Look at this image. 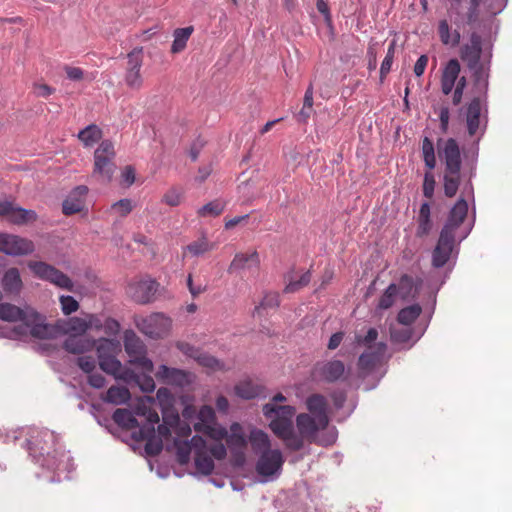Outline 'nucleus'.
<instances>
[{
    "label": "nucleus",
    "mask_w": 512,
    "mask_h": 512,
    "mask_svg": "<svg viewBox=\"0 0 512 512\" xmlns=\"http://www.w3.org/2000/svg\"><path fill=\"white\" fill-rule=\"evenodd\" d=\"M263 414L270 419L269 428L281 439L290 451H299L304 447L305 441L317 442L319 431L327 428L329 419H322L308 413H300L296 417L298 434L295 432L293 418L296 409L293 406H275L266 403L262 408Z\"/></svg>",
    "instance_id": "1"
},
{
    "label": "nucleus",
    "mask_w": 512,
    "mask_h": 512,
    "mask_svg": "<svg viewBox=\"0 0 512 512\" xmlns=\"http://www.w3.org/2000/svg\"><path fill=\"white\" fill-rule=\"evenodd\" d=\"M438 155L444 165L443 189L448 198L457 194L464 174L462 172V156L458 142L454 138L439 139Z\"/></svg>",
    "instance_id": "2"
},
{
    "label": "nucleus",
    "mask_w": 512,
    "mask_h": 512,
    "mask_svg": "<svg viewBox=\"0 0 512 512\" xmlns=\"http://www.w3.org/2000/svg\"><path fill=\"white\" fill-rule=\"evenodd\" d=\"M460 56L472 72L474 89L485 95L489 86L490 59L481 60L482 38L479 34H471L470 42L461 47Z\"/></svg>",
    "instance_id": "3"
},
{
    "label": "nucleus",
    "mask_w": 512,
    "mask_h": 512,
    "mask_svg": "<svg viewBox=\"0 0 512 512\" xmlns=\"http://www.w3.org/2000/svg\"><path fill=\"white\" fill-rule=\"evenodd\" d=\"M115 157L114 144L103 140L94 151L92 176L103 183H110L116 170Z\"/></svg>",
    "instance_id": "4"
},
{
    "label": "nucleus",
    "mask_w": 512,
    "mask_h": 512,
    "mask_svg": "<svg viewBox=\"0 0 512 512\" xmlns=\"http://www.w3.org/2000/svg\"><path fill=\"white\" fill-rule=\"evenodd\" d=\"M160 284L149 275L131 278L125 287L126 296L137 304H149L156 299Z\"/></svg>",
    "instance_id": "5"
},
{
    "label": "nucleus",
    "mask_w": 512,
    "mask_h": 512,
    "mask_svg": "<svg viewBox=\"0 0 512 512\" xmlns=\"http://www.w3.org/2000/svg\"><path fill=\"white\" fill-rule=\"evenodd\" d=\"M124 347L132 364L139 366L147 373L153 372V362L146 357V347L135 332L131 330L125 331Z\"/></svg>",
    "instance_id": "6"
},
{
    "label": "nucleus",
    "mask_w": 512,
    "mask_h": 512,
    "mask_svg": "<svg viewBox=\"0 0 512 512\" xmlns=\"http://www.w3.org/2000/svg\"><path fill=\"white\" fill-rule=\"evenodd\" d=\"M143 65V48L136 47L127 54V66L125 70V83L132 90H140L144 79L141 74Z\"/></svg>",
    "instance_id": "7"
},
{
    "label": "nucleus",
    "mask_w": 512,
    "mask_h": 512,
    "mask_svg": "<svg viewBox=\"0 0 512 512\" xmlns=\"http://www.w3.org/2000/svg\"><path fill=\"white\" fill-rule=\"evenodd\" d=\"M34 276L48 281L61 289L68 291H73L74 289L73 281L65 273L46 262L34 261Z\"/></svg>",
    "instance_id": "8"
},
{
    "label": "nucleus",
    "mask_w": 512,
    "mask_h": 512,
    "mask_svg": "<svg viewBox=\"0 0 512 512\" xmlns=\"http://www.w3.org/2000/svg\"><path fill=\"white\" fill-rule=\"evenodd\" d=\"M34 276L48 281L61 289L68 291H73L74 289L73 281L65 273L46 262L34 261Z\"/></svg>",
    "instance_id": "9"
},
{
    "label": "nucleus",
    "mask_w": 512,
    "mask_h": 512,
    "mask_svg": "<svg viewBox=\"0 0 512 512\" xmlns=\"http://www.w3.org/2000/svg\"><path fill=\"white\" fill-rule=\"evenodd\" d=\"M387 345L383 342L373 346H368L367 350L362 353L358 360V367L366 373L371 372L377 366L387 361L391 355H386Z\"/></svg>",
    "instance_id": "10"
},
{
    "label": "nucleus",
    "mask_w": 512,
    "mask_h": 512,
    "mask_svg": "<svg viewBox=\"0 0 512 512\" xmlns=\"http://www.w3.org/2000/svg\"><path fill=\"white\" fill-rule=\"evenodd\" d=\"M283 464L282 452L279 449H271L260 454L256 463V471L261 476H271L281 470Z\"/></svg>",
    "instance_id": "11"
},
{
    "label": "nucleus",
    "mask_w": 512,
    "mask_h": 512,
    "mask_svg": "<svg viewBox=\"0 0 512 512\" xmlns=\"http://www.w3.org/2000/svg\"><path fill=\"white\" fill-rule=\"evenodd\" d=\"M344 373L345 365L340 360L318 362L313 368L314 378L329 383L338 381Z\"/></svg>",
    "instance_id": "12"
},
{
    "label": "nucleus",
    "mask_w": 512,
    "mask_h": 512,
    "mask_svg": "<svg viewBox=\"0 0 512 512\" xmlns=\"http://www.w3.org/2000/svg\"><path fill=\"white\" fill-rule=\"evenodd\" d=\"M454 242V235L447 233V229H442L432 253V265L435 268H441L448 262Z\"/></svg>",
    "instance_id": "13"
},
{
    "label": "nucleus",
    "mask_w": 512,
    "mask_h": 512,
    "mask_svg": "<svg viewBox=\"0 0 512 512\" xmlns=\"http://www.w3.org/2000/svg\"><path fill=\"white\" fill-rule=\"evenodd\" d=\"M31 250V242L16 235L0 232V251L6 255L21 256Z\"/></svg>",
    "instance_id": "14"
},
{
    "label": "nucleus",
    "mask_w": 512,
    "mask_h": 512,
    "mask_svg": "<svg viewBox=\"0 0 512 512\" xmlns=\"http://www.w3.org/2000/svg\"><path fill=\"white\" fill-rule=\"evenodd\" d=\"M423 281L420 277H414L410 274H403L399 281L395 283L399 298L403 302L413 301L419 295Z\"/></svg>",
    "instance_id": "15"
},
{
    "label": "nucleus",
    "mask_w": 512,
    "mask_h": 512,
    "mask_svg": "<svg viewBox=\"0 0 512 512\" xmlns=\"http://www.w3.org/2000/svg\"><path fill=\"white\" fill-rule=\"evenodd\" d=\"M461 66L457 59H450L441 70L440 86L441 92L448 96L452 93L456 81L459 78Z\"/></svg>",
    "instance_id": "16"
},
{
    "label": "nucleus",
    "mask_w": 512,
    "mask_h": 512,
    "mask_svg": "<svg viewBox=\"0 0 512 512\" xmlns=\"http://www.w3.org/2000/svg\"><path fill=\"white\" fill-rule=\"evenodd\" d=\"M477 96H475L467 107L466 113V123L467 129L470 136H474L477 134L480 128V115L482 102L486 99L487 93L485 95L480 94L477 90H475Z\"/></svg>",
    "instance_id": "17"
},
{
    "label": "nucleus",
    "mask_w": 512,
    "mask_h": 512,
    "mask_svg": "<svg viewBox=\"0 0 512 512\" xmlns=\"http://www.w3.org/2000/svg\"><path fill=\"white\" fill-rule=\"evenodd\" d=\"M88 193V187L80 185L75 187L68 197L63 201L62 210L65 215L79 213L84 208L85 197Z\"/></svg>",
    "instance_id": "18"
},
{
    "label": "nucleus",
    "mask_w": 512,
    "mask_h": 512,
    "mask_svg": "<svg viewBox=\"0 0 512 512\" xmlns=\"http://www.w3.org/2000/svg\"><path fill=\"white\" fill-rule=\"evenodd\" d=\"M134 439L137 441H146L145 452L150 456L160 454L163 449L162 440L155 437L154 426L141 427L134 433Z\"/></svg>",
    "instance_id": "19"
},
{
    "label": "nucleus",
    "mask_w": 512,
    "mask_h": 512,
    "mask_svg": "<svg viewBox=\"0 0 512 512\" xmlns=\"http://www.w3.org/2000/svg\"><path fill=\"white\" fill-rule=\"evenodd\" d=\"M226 442L231 452L239 456L241 462L244 460V449L247 446V440L242 426L234 422L230 426V434L227 433Z\"/></svg>",
    "instance_id": "20"
},
{
    "label": "nucleus",
    "mask_w": 512,
    "mask_h": 512,
    "mask_svg": "<svg viewBox=\"0 0 512 512\" xmlns=\"http://www.w3.org/2000/svg\"><path fill=\"white\" fill-rule=\"evenodd\" d=\"M467 213V201L464 198H460L452 207L448 220L442 229H447V233L454 235L456 229L464 222Z\"/></svg>",
    "instance_id": "21"
},
{
    "label": "nucleus",
    "mask_w": 512,
    "mask_h": 512,
    "mask_svg": "<svg viewBox=\"0 0 512 512\" xmlns=\"http://www.w3.org/2000/svg\"><path fill=\"white\" fill-rule=\"evenodd\" d=\"M178 347L188 356L195 358L197 362L203 367H206L212 371L224 369V364L218 359L211 355L200 353L197 349L187 343H180Z\"/></svg>",
    "instance_id": "22"
},
{
    "label": "nucleus",
    "mask_w": 512,
    "mask_h": 512,
    "mask_svg": "<svg viewBox=\"0 0 512 512\" xmlns=\"http://www.w3.org/2000/svg\"><path fill=\"white\" fill-rule=\"evenodd\" d=\"M312 278V274L310 270H307L299 275L297 278V272L295 268L290 269L284 275V281L286 283L284 292L285 293H295L306 287Z\"/></svg>",
    "instance_id": "23"
},
{
    "label": "nucleus",
    "mask_w": 512,
    "mask_h": 512,
    "mask_svg": "<svg viewBox=\"0 0 512 512\" xmlns=\"http://www.w3.org/2000/svg\"><path fill=\"white\" fill-rule=\"evenodd\" d=\"M259 264V254L255 250L250 253H236L228 267V272L233 273L244 269L258 268Z\"/></svg>",
    "instance_id": "24"
},
{
    "label": "nucleus",
    "mask_w": 512,
    "mask_h": 512,
    "mask_svg": "<svg viewBox=\"0 0 512 512\" xmlns=\"http://www.w3.org/2000/svg\"><path fill=\"white\" fill-rule=\"evenodd\" d=\"M399 298L395 283H390L377 299L374 312L378 317H383L384 312L390 310Z\"/></svg>",
    "instance_id": "25"
},
{
    "label": "nucleus",
    "mask_w": 512,
    "mask_h": 512,
    "mask_svg": "<svg viewBox=\"0 0 512 512\" xmlns=\"http://www.w3.org/2000/svg\"><path fill=\"white\" fill-rule=\"evenodd\" d=\"M413 322H391L390 338L394 344H408L413 338Z\"/></svg>",
    "instance_id": "26"
},
{
    "label": "nucleus",
    "mask_w": 512,
    "mask_h": 512,
    "mask_svg": "<svg viewBox=\"0 0 512 512\" xmlns=\"http://www.w3.org/2000/svg\"><path fill=\"white\" fill-rule=\"evenodd\" d=\"M279 304V294L277 292H267L260 304L255 307L252 316L257 318L269 317L271 316V311H275Z\"/></svg>",
    "instance_id": "27"
},
{
    "label": "nucleus",
    "mask_w": 512,
    "mask_h": 512,
    "mask_svg": "<svg viewBox=\"0 0 512 512\" xmlns=\"http://www.w3.org/2000/svg\"><path fill=\"white\" fill-rule=\"evenodd\" d=\"M32 322H21L17 326L0 325V338L26 340L32 335Z\"/></svg>",
    "instance_id": "28"
},
{
    "label": "nucleus",
    "mask_w": 512,
    "mask_h": 512,
    "mask_svg": "<svg viewBox=\"0 0 512 512\" xmlns=\"http://www.w3.org/2000/svg\"><path fill=\"white\" fill-rule=\"evenodd\" d=\"M156 377L166 384L182 386L186 382V373L183 370L170 368L166 365H161L158 368Z\"/></svg>",
    "instance_id": "29"
},
{
    "label": "nucleus",
    "mask_w": 512,
    "mask_h": 512,
    "mask_svg": "<svg viewBox=\"0 0 512 512\" xmlns=\"http://www.w3.org/2000/svg\"><path fill=\"white\" fill-rule=\"evenodd\" d=\"M215 247H216L215 243L210 242L207 239V237L202 236L183 248L182 257L185 258L188 255H190L192 257L202 256L205 253H208V252L214 250Z\"/></svg>",
    "instance_id": "30"
},
{
    "label": "nucleus",
    "mask_w": 512,
    "mask_h": 512,
    "mask_svg": "<svg viewBox=\"0 0 512 512\" xmlns=\"http://www.w3.org/2000/svg\"><path fill=\"white\" fill-rule=\"evenodd\" d=\"M431 210L428 202H424L419 210L417 217L416 236L419 238L427 236L432 230Z\"/></svg>",
    "instance_id": "31"
},
{
    "label": "nucleus",
    "mask_w": 512,
    "mask_h": 512,
    "mask_svg": "<svg viewBox=\"0 0 512 512\" xmlns=\"http://www.w3.org/2000/svg\"><path fill=\"white\" fill-rule=\"evenodd\" d=\"M249 442L256 454H262L264 451L271 450L269 435L261 429L254 428L250 431Z\"/></svg>",
    "instance_id": "32"
},
{
    "label": "nucleus",
    "mask_w": 512,
    "mask_h": 512,
    "mask_svg": "<svg viewBox=\"0 0 512 512\" xmlns=\"http://www.w3.org/2000/svg\"><path fill=\"white\" fill-rule=\"evenodd\" d=\"M306 405L309 411L308 414L322 419H329L327 414L328 403L323 395L313 394L309 396L307 398Z\"/></svg>",
    "instance_id": "33"
},
{
    "label": "nucleus",
    "mask_w": 512,
    "mask_h": 512,
    "mask_svg": "<svg viewBox=\"0 0 512 512\" xmlns=\"http://www.w3.org/2000/svg\"><path fill=\"white\" fill-rule=\"evenodd\" d=\"M2 287L5 292L17 293L22 286V280L17 268H9L2 277Z\"/></svg>",
    "instance_id": "34"
},
{
    "label": "nucleus",
    "mask_w": 512,
    "mask_h": 512,
    "mask_svg": "<svg viewBox=\"0 0 512 512\" xmlns=\"http://www.w3.org/2000/svg\"><path fill=\"white\" fill-rule=\"evenodd\" d=\"M77 137L85 147H92L101 140L102 130L96 124H90L80 130Z\"/></svg>",
    "instance_id": "35"
},
{
    "label": "nucleus",
    "mask_w": 512,
    "mask_h": 512,
    "mask_svg": "<svg viewBox=\"0 0 512 512\" xmlns=\"http://www.w3.org/2000/svg\"><path fill=\"white\" fill-rule=\"evenodd\" d=\"M438 35L444 45L457 46L460 43V33L457 30L452 31L445 19L439 21Z\"/></svg>",
    "instance_id": "36"
},
{
    "label": "nucleus",
    "mask_w": 512,
    "mask_h": 512,
    "mask_svg": "<svg viewBox=\"0 0 512 512\" xmlns=\"http://www.w3.org/2000/svg\"><path fill=\"white\" fill-rule=\"evenodd\" d=\"M194 31L193 26H188L184 28H177L173 32V43L171 46V52L173 54H177L182 52L187 45V41Z\"/></svg>",
    "instance_id": "37"
},
{
    "label": "nucleus",
    "mask_w": 512,
    "mask_h": 512,
    "mask_svg": "<svg viewBox=\"0 0 512 512\" xmlns=\"http://www.w3.org/2000/svg\"><path fill=\"white\" fill-rule=\"evenodd\" d=\"M112 419L118 426L125 429H134L139 426L137 419L128 409H116L112 415Z\"/></svg>",
    "instance_id": "38"
},
{
    "label": "nucleus",
    "mask_w": 512,
    "mask_h": 512,
    "mask_svg": "<svg viewBox=\"0 0 512 512\" xmlns=\"http://www.w3.org/2000/svg\"><path fill=\"white\" fill-rule=\"evenodd\" d=\"M130 399V392L126 387L111 386L103 400L108 403L120 405L126 403Z\"/></svg>",
    "instance_id": "39"
},
{
    "label": "nucleus",
    "mask_w": 512,
    "mask_h": 512,
    "mask_svg": "<svg viewBox=\"0 0 512 512\" xmlns=\"http://www.w3.org/2000/svg\"><path fill=\"white\" fill-rule=\"evenodd\" d=\"M194 430L209 436L210 438L221 441L226 439L227 430L222 426H218L216 422L214 424H194Z\"/></svg>",
    "instance_id": "40"
},
{
    "label": "nucleus",
    "mask_w": 512,
    "mask_h": 512,
    "mask_svg": "<svg viewBox=\"0 0 512 512\" xmlns=\"http://www.w3.org/2000/svg\"><path fill=\"white\" fill-rule=\"evenodd\" d=\"M0 320H27L26 312L11 303L0 304Z\"/></svg>",
    "instance_id": "41"
},
{
    "label": "nucleus",
    "mask_w": 512,
    "mask_h": 512,
    "mask_svg": "<svg viewBox=\"0 0 512 512\" xmlns=\"http://www.w3.org/2000/svg\"><path fill=\"white\" fill-rule=\"evenodd\" d=\"M235 394L243 399H253L260 395L261 388L253 384L251 381H242L238 383L235 388Z\"/></svg>",
    "instance_id": "42"
},
{
    "label": "nucleus",
    "mask_w": 512,
    "mask_h": 512,
    "mask_svg": "<svg viewBox=\"0 0 512 512\" xmlns=\"http://www.w3.org/2000/svg\"><path fill=\"white\" fill-rule=\"evenodd\" d=\"M422 158L428 170H433L436 167L435 148L432 140L424 137L421 145Z\"/></svg>",
    "instance_id": "43"
},
{
    "label": "nucleus",
    "mask_w": 512,
    "mask_h": 512,
    "mask_svg": "<svg viewBox=\"0 0 512 512\" xmlns=\"http://www.w3.org/2000/svg\"><path fill=\"white\" fill-rule=\"evenodd\" d=\"M135 414L144 416L148 422L147 426H154L159 423V415L156 410L152 409L146 402L141 401L135 407Z\"/></svg>",
    "instance_id": "44"
},
{
    "label": "nucleus",
    "mask_w": 512,
    "mask_h": 512,
    "mask_svg": "<svg viewBox=\"0 0 512 512\" xmlns=\"http://www.w3.org/2000/svg\"><path fill=\"white\" fill-rule=\"evenodd\" d=\"M164 322H137L138 328L147 336L153 339L163 338L167 331L164 328L158 329V325Z\"/></svg>",
    "instance_id": "45"
},
{
    "label": "nucleus",
    "mask_w": 512,
    "mask_h": 512,
    "mask_svg": "<svg viewBox=\"0 0 512 512\" xmlns=\"http://www.w3.org/2000/svg\"><path fill=\"white\" fill-rule=\"evenodd\" d=\"M99 359L100 368L108 374L116 376L121 371V362L116 355L102 356Z\"/></svg>",
    "instance_id": "46"
},
{
    "label": "nucleus",
    "mask_w": 512,
    "mask_h": 512,
    "mask_svg": "<svg viewBox=\"0 0 512 512\" xmlns=\"http://www.w3.org/2000/svg\"><path fill=\"white\" fill-rule=\"evenodd\" d=\"M195 466L196 469L204 475H209L214 470V462L212 458L207 454V451L196 453Z\"/></svg>",
    "instance_id": "47"
},
{
    "label": "nucleus",
    "mask_w": 512,
    "mask_h": 512,
    "mask_svg": "<svg viewBox=\"0 0 512 512\" xmlns=\"http://www.w3.org/2000/svg\"><path fill=\"white\" fill-rule=\"evenodd\" d=\"M225 209V203L220 200L211 201L198 210V215L201 217L219 216Z\"/></svg>",
    "instance_id": "48"
},
{
    "label": "nucleus",
    "mask_w": 512,
    "mask_h": 512,
    "mask_svg": "<svg viewBox=\"0 0 512 512\" xmlns=\"http://www.w3.org/2000/svg\"><path fill=\"white\" fill-rule=\"evenodd\" d=\"M422 313V307L414 303L402 308L397 315L396 320H417Z\"/></svg>",
    "instance_id": "49"
},
{
    "label": "nucleus",
    "mask_w": 512,
    "mask_h": 512,
    "mask_svg": "<svg viewBox=\"0 0 512 512\" xmlns=\"http://www.w3.org/2000/svg\"><path fill=\"white\" fill-rule=\"evenodd\" d=\"M119 350V343L109 339L100 340L97 346L98 358L109 355H116Z\"/></svg>",
    "instance_id": "50"
},
{
    "label": "nucleus",
    "mask_w": 512,
    "mask_h": 512,
    "mask_svg": "<svg viewBox=\"0 0 512 512\" xmlns=\"http://www.w3.org/2000/svg\"><path fill=\"white\" fill-rule=\"evenodd\" d=\"M133 210V203L130 199L124 198L111 205V211L119 217H126Z\"/></svg>",
    "instance_id": "51"
},
{
    "label": "nucleus",
    "mask_w": 512,
    "mask_h": 512,
    "mask_svg": "<svg viewBox=\"0 0 512 512\" xmlns=\"http://www.w3.org/2000/svg\"><path fill=\"white\" fill-rule=\"evenodd\" d=\"M198 422L195 424H214L216 416L214 409L209 405H204L198 412Z\"/></svg>",
    "instance_id": "52"
},
{
    "label": "nucleus",
    "mask_w": 512,
    "mask_h": 512,
    "mask_svg": "<svg viewBox=\"0 0 512 512\" xmlns=\"http://www.w3.org/2000/svg\"><path fill=\"white\" fill-rule=\"evenodd\" d=\"M183 199V192L178 188H170L163 196L162 201L169 206H178Z\"/></svg>",
    "instance_id": "53"
},
{
    "label": "nucleus",
    "mask_w": 512,
    "mask_h": 512,
    "mask_svg": "<svg viewBox=\"0 0 512 512\" xmlns=\"http://www.w3.org/2000/svg\"><path fill=\"white\" fill-rule=\"evenodd\" d=\"M175 446L177 448V457L181 464H186L190 459V454L192 451L191 444L188 441H178L175 442Z\"/></svg>",
    "instance_id": "54"
},
{
    "label": "nucleus",
    "mask_w": 512,
    "mask_h": 512,
    "mask_svg": "<svg viewBox=\"0 0 512 512\" xmlns=\"http://www.w3.org/2000/svg\"><path fill=\"white\" fill-rule=\"evenodd\" d=\"M435 177L432 173V170H427L424 174V180H423V195L431 199L434 195V189H435Z\"/></svg>",
    "instance_id": "55"
},
{
    "label": "nucleus",
    "mask_w": 512,
    "mask_h": 512,
    "mask_svg": "<svg viewBox=\"0 0 512 512\" xmlns=\"http://www.w3.org/2000/svg\"><path fill=\"white\" fill-rule=\"evenodd\" d=\"M31 210L21 207H15L13 213L9 215L8 220L14 224H22L29 219Z\"/></svg>",
    "instance_id": "56"
},
{
    "label": "nucleus",
    "mask_w": 512,
    "mask_h": 512,
    "mask_svg": "<svg viewBox=\"0 0 512 512\" xmlns=\"http://www.w3.org/2000/svg\"><path fill=\"white\" fill-rule=\"evenodd\" d=\"M60 304L65 315H70L76 312L79 308L78 302L72 296H61Z\"/></svg>",
    "instance_id": "57"
},
{
    "label": "nucleus",
    "mask_w": 512,
    "mask_h": 512,
    "mask_svg": "<svg viewBox=\"0 0 512 512\" xmlns=\"http://www.w3.org/2000/svg\"><path fill=\"white\" fill-rule=\"evenodd\" d=\"M135 182V169L128 165L125 166L121 172L120 184L125 187H130Z\"/></svg>",
    "instance_id": "58"
},
{
    "label": "nucleus",
    "mask_w": 512,
    "mask_h": 512,
    "mask_svg": "<svg viewBox=\"0 0 512 512\" xmlns=\"http://www.w3.org/2000/svg\"><path fill=\"white\" fill-rule=\"evenodd\" d=\"M438 116H439V120H440V128L443 133H446L448 130L449 120H450L449 107L447 105H442L439 108Z\"/></svg>",
    "instance_id": "59"
},
{
    "label": "nucleus",
    "mask_w": 512,
    "mask_h": 512,
    "mask_svg": "<svg viewBox=\"0 0 512 512\" xmlns=\"http://www.w3.org/2000/svg\"><path fill=\"white\" fill-rule=\"evenodd\" d=\"M187 287L189 289V292L193 297H197L201 293L206 291V286L202 285L201 283L195 284L193 277L191 274L187 277Z\"/></svg>",
    "instance_id": "60"
},
{
    "label": "nucleus",
    "mask_w": 512,
    "mask_h": 512,
    "mask_svg": "<svg viewBox=\"0 0 512 512\" xmlns=\"http://www.w3.org/2000/svg\"><path fill=\"white\" fill-rule=\"evenodd\" d=\"M80 339L76 335L70 336L68 339H66L64 345L66 350L72 352V353H79L82 351V346L79 345Z\"/></svg>",
    "instance_id": "61"
},
{
    "label": "nucleus",
    "mask_w": 512,
    "mask_h": 512,
    "mask_svg": "<svg viewBox=\"0 0 512 512\" xmlns=\"http://www.w3.org/2000/svg\"><path fill=\"white\" fill-rule=\"evenodd\" d=\"M55 92V89L47 84H34V96L47 98Z\"/></svg>",
    "instance_id": "62"
},
{
    "label": "nucleus",
    "mask_w": 512,
    "mask_h": 512,
    "mask_svg": "<svg viewBox=\"0 0 512 512\" xmlns=\"http://www.w3.org/2000/svg\"><path fill=\"white\" fill-rule=\"evenodd\" d=\"M78 366L86 373H91L95 368V361L90 356H82L78 358Z\"/></svg>",
    "instance_id": "63"
},
{
    "label": "nucleus",
    "mask_w": 512,
    "mask_h": 512,
    "mask_svg": "<svg viewBox=\"0 0 512 512\" xmlns=\"http://www.w3.org/2000/svg\"><path fill=\"white\" fill-rule=\"evenodd\" d=\"M211 455L217 460H223L227 455V450L221 442L213 444L209 449Z\"/></svg>",
    "instance_id": "64"
}]
</instances>
